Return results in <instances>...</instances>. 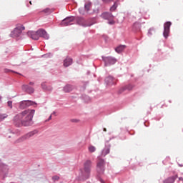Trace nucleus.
I'll use <instances>...</instances> for the list:
<instances>
[{"label": "nucleus", "instance_id": "1", "mask_svg": "<svg viewBox=\"0 0 183 183\" xmlns=\"http://www.w3.org/2000/svg\"><path fill=\"white\" fill-rule=\"evenodd\" d=\"M35 115L34 109L24 110L20 114L16 115L14 118V122L16 127H31L34 124V116Z\"/></svg>", "mask_w": 183, "mask_h": 183}, {"label": "nucleus", "instance_id": "2", "mask_svg": "<svg viewBox=\"0 0 183 183\" xmlns=\"http://www.w3.org/2000/svg\"><path fill=\"white\" fill-rule=\"evenodd\" d=\"M28 36L34 41H38L39 38H44V39H49V36L44 29H39L37 31H29L27 32Z\"/></svg>", "mask_w": 183, "mask_h": 183}, {"label": "nucleus", "instance_id": "3", "mask_svg": "<svg viewBox=\"0 0 183 183\" xmlns=\"http://www.w3.org/2000/svg\"><path fill=\"white\" fill-rule=\"evenodd\" d=\"M24 29H25V27L22 26V25H18L11 32L10 36H11V38H18L19 36H21V34H22V31H24Z\"/></svg>", "mask_w": 183, "mask_h": 183}, {"label": "nucleus", "instance_id": "4", "mask_svg": "<svg viewBox=\"0 0 183 183\" xmlns=\"http://www.w3.org/2000/svg\"><path fill=\"white\" fill-rule=\"evenodd\" d=\"M37 131L34 130L33 132H30L27 133L26 134L22 136L21 137L19 138L17 140H16L15 144H19V142H24V141H26V139H29L31 137H34L35 134H37Z\"/></svg>", "mask_w": 183, "mask_h": 183}, {"label": "nucleus", "instance_id": "5", "mask_svg": "<svg viewBox=\"0 0 183 183\" xmlns=\"http://www.w3.org/2000/svg\"><path fill=\"white\" fill-rule=\"evenodd\" d=\"M97 171L99 174H104L105 171V160L99 158L97 164Z\"/></svg>", "mask_w": 183, "mask_h": 183}, {"label": "nucleus", "instance_id": "6", "mask_svg": "<svg viewBox=\"0 0 183 183\" xmlns=\"http://www.w3.org/2000/svg\"><path fill=\"white\" fill-rule=\"evenodd\" d=\"M101 18L109 21V25H114V24H115V21H114V15H112V13L104 12L101 14Z\"/></svg>", "mask_w": 183, "mask_h": 183}, {"label": "nucleus", "instance_id": "7", "mask_svg": "<svg viewBox=\"0 0 183 183\" xmlns=\"http://www.w3.org/2000/svg\"><path fill=\"white\" fill-rule=\"evenodd\" d=\"M92 164V162L91 160H86L84 164V171L85 175H86L87 178L89 177V172H91V165Z\"/></svg>", "mask_w": 183, "mask_h": 183}, {"label": "nucleus", "instance_id": "8", "mask_svg": "<svg viewBox=\"0 0 183 183\" xmlns=\"http://www.w3.org/2000/svg\"><path fill=\"white\" fill-rule=\"evenodd\" d=\"M172 23L170 21H167L164 25V33L163 35L164 38H167L168 35H169V28H171Z\"/></svg>", "mask_w": 183, "mask_h": 183}, {"label": "nucleus", "instance_id": "9", "mask_svg": "<svg viewBox=\"0 0 183 183\" xmlns=\"http://www.w3.org/2000/svg\"><path fill=\"white\" fill-rule=\"evenodd\" d=\"M75 19L74 16L66 17L61 21V25L63 26H68V25H72V22Z\"/></svg>", "mask_w": 183, "mask_h": 183}, {"label": "nucleus", "instance_id": "10", "mask_svg": "<svg viewBox=\"0 0 183 183\" xmlns=\"http://www.w3.org/2000/svg\"><path fill=\"white\" fill-rule=\"evenodd\" d=\"M104 62H105V66L107 65H114L115 62H117V59L112 58V57H104L103 58Z\"/></svg>", "mask_w": 183, "mask_h": 183}, {"label": "nucleus", "instance_id": "11", "mask_svg": "<svg viewBox=\"0 0 183 183\" xmlns=\"http://www.w3.org/2000/svg\"><path fill=\"white\" fill-rule=\"evenodd\" d=\"M23 91H26L28 94H34L35 92V89L32 87H29V86L24 84L22 86Z\"/></svg>", "mask_w": 183, "mask_h": 183}, {"label": "nucleus", "instance_id": "12", "mask_svg": "<svg viewBox=\"0 0 183 183\" xmlns=\"http://www.w3.org/2000/svg\"><path fill=\"white\" fill-rule=\"evenodd\" d=\"M177 178H178V175L176 176H172L171 177H169L167 179H166L165 180H164V183H174L175 182V179H177Z\"/></svg>", "mask_w": 183, "mask_h": 183}, {"label": "nucleus", "instance_id": "13", "mask_svg": "<svg viewBox=\"0 0 183 183\" xmlns=\"http://www.w3.org/2000/svg\"><path fill=\"white\" fill-rule=\"evenodd\" d=\"M72 65V59L67 57L64 60V66L66 68Z\"/></svg>", "mask_w": 183, "mask_h": 183}, {"label": "nucleus", "instance_id": "14", "mask_svg": "<svg viewBox=\"0 0 183 183\" xmlns=\"http://www.w3.org/2000/svg\"><path fill=\"white\" fill-rule=\"evenodd\" d=\"M105 81L108 85H114V84H115V79H114V77L112 76L106 78Z\"/></svg>", "mask_w": 183, "mask_h": 183}, {"label": "nucleus", "instance_id": "15", "mask_svg": "<svg viewBox=\"0 0 183 183\" xmlns=\"http://www.w3.org/2000/svg\"><path fill=\"white\" fill-rule=\"evenodd\" d=\"M85 22H86V21H85V19H84V18H78L77 19V24L79 25H81L82 26H88V25Z\"/></svg>", "mask_w": 183, "mask_h": 183}, {"label": "nucleus", "instance_id": "16", "mask_svg": "<svg viewBox=\"0 0 183 183\" xmlns=\"http://www.w3.org/2000/svg\"><path fill=\"white\" fill-rule=\"evenodd\" d=\"M125 48H127V46L120 45L115 49V51L116 52H117V54H121V52H122V51H124Z\"/></svg>", "mask_w": 183, "mask_h": 183}, {"label": "nucleus", "instance_id": "17", "mask_svg": "<svg viewBox=\"0 0 183 183\" xmlns=\"http://www.w3.org/2000/svg\"><path fill=\"white\" fill-rule=\"evenodd\" d=\"M109 154V147L107 146L102 152V157H106Z\"/></svg>", "mask_w": 183, "mask_h": 183}, {"label": "nucleus", "instance_id": "18", "mask_svg": "<svg viewBox=\"0 0 183 183\" xmlns=\"http://www.w3.org/2000/svg\"><path fill=\"white\" fill-rule=\"evenodd\" d=\"M72 89H74V87L69 84L65 86L64 88V92H71V91H72Z\"/></svg>", "mask_w": 183, "mask_h": 183}, {"label": "nucleus", "instance_id": "19", "mask_svg": "<svg viewBox=\"0 0 183 183\" xmlns=\"http://www.w3.org/2000/svg\"><path fill=\"white\" fill-rule=\"evenodd\" d=\"M26 101H23L20 103V106H19V108L21 109H25V108H27V106H26Z\"/></svg>", "mask_w": 183, "mask_h": 183}, {"label": "nucleus", "instance_id": "20", "mask_svg": "<svg viewBox=\"0 0 183 183\" xmlns=\"http://www.w3.org/2000/svg\"><path fill=\"white\" fill-rule=\"evenodd\" d=\"M26 105L28 107H31V105H36V103L32 101L27 100L26 101Z\"/></svg>", "mask_w": 183, "mask_h": 183}, {"label": "nucleus", "instance_id": "21", "mask_svg": "<svg viewBox=\"0 0 183 183\" xmlns=\"http://www.w3.org/2000/svg\"><path fill=\"white\" fill-rule=\"evenodd\" d=\"M5 118H8V114H0V122H1V121H4V119H5Z\"/></svg>", "mask_w": 183, "mask_h": 183}, {"label": "nucleus", "instance_id": "22", "mask_svg": "<svg viewBox=\"0 0 183 183\" xmlns=\"http://www.w3.org/2000/svg\"><path fill=\"white\" fill-rule=\"evenodd\" d=\"M91 2H89V3H86L85 5H84V8L86 9V11H89V9H91Z\"/></svg>", "mask_w": 183, "mask_h": 183}, {"label": "nucleus", "instance_id": "23", "mask_svg": "<svg viewBox=\"0 0 183 183\" xmlns=\"http://www.w3.org/2000/svg\"><path fill=\"white\" fill-rule=\"evenodd\" d=\"M43 89H46V91H52V87L51 86H45V84H41Z\"/></svg>", "mask_w": 183, "mask_h": 183}, {"label": "nucleus", "instance_id": "24", "mask_svg": "<svg viewBox=\"0 0 183 183\" xmlns=\"http://www.w3.org/2000/svg\"><path fill=\"white\" fill-rule=\"evenodd\" d=\"M89 152H95V151H97V148H95V147L94 146H89Z\"/></svg>", "mask_w": 183, "mask_h": 183}, {"label": "nucleus", "instance_id": "25", "mask_svg": "<svg viewBox=\"0 0 183 183\" xmlns=\"http://www.w3.org/2000/svg\"><path fill=\"white\" fill-rule=\"evenodd\" d=\"M124 87L126 88V90L127 89V91H132L134 86H132V84H129L127 86H125Z\"/></svg>", "mask_w": 183, "mask_h": 183}, {"label": "nucleus", "instance_id": "26", "mask_svg": "<svg viewBox=\"0 0 183 183\" xmlns=\"http://www.w3.org/2000/svg\"><path fill=\"white\" fill-rule=\"evenodd\" d=\"M80 120L79 119H70V122H73L74 124H78V122H79Z\"/></svg>", "mask_w": 183, "mask_h": 183}, {"label": "nucleus", "instance_id": "27", "mask_svg": "<svg viewBox=\"0 0 183 183\" xmlns=\"http://www.w3.org/2000/svg\"><path fill=\"white\" fill-rule=\"evenodd\" d=\"M125 91H127V89L125 88V86L122 87V88L119 90L118 94H122L123 92H125Z\"/></svg>", "mask_w": 183, "mask_h": 183}, {"label": "nucleus", "instance_id": "28", "mask_svg": "<svg viewBox=\"0 0 183 183\" xmlns=\"http://www.w3.org/2000/svg\"><path fill=\"white\" fill-rule=\"evenodd\" d=\"M118 6V5H117V3H114V5L110 8V11H115V9H117V7Z\"/></svg>", "mask_w": 183, "mask_h": 183}, {"label": "nucleus", "instance_id": "29", "mask_svg": "<svg viewBox=\"0 0 183 183\" xmlns=\"http://www.w3.org/2000/svg\"><path fill=\"white\" fill-rule=\"evenodd\" d=\"M79 11L81 15H85V10H84V9H79Z\"/></svg>", "mask_w": 183, "mask_h": 183}, {"label": "nucleus", "instance_id": "30", "mask_svg": "<svg viewBox=\"0 0 183 183\" xmlns=\"http://www.w3.org/2000/svg\"><path fill=\"white\" fill-rule=\"evenodd\" d=\"M53 179H54V181H58V179H59V177L54 176V177H53Z\"/></svg>", "mask_w": 183, "mask_h": 183}, {"label": "nucleus", "instance_id": "31", "mask_svg": "<svg viewBox=\"0 0 183 183\" xmlns=\"http://www.w3.org/2000/svg\"><path fill=\"white\" fill-rule=\"evenodd\" d=\"M8 107H9L10 108H12V102L11 101L8 102Z\"/></svg>", "mask_w": 183, "mask_h": 183}, {"label": "nucleus", "instance_id": "32", "mask_svg": "<svg viewBox=\"0 0 183 183\" xmlns=\"http://www.w3.org/2000/svg\"><path fill=\"white\" fill-rule=\"evenodd\" d=\"M152 32H154V29H150L149 30V35H152Z\"/></svg>", "mask_w": 183, "mask_h": 183}, {"label": "nucleus", "instance_id": "33", "mask_svg": "<svg viewBox=\"0 0 183 183\" xmlns=\"http://www.w3.org/2000/svg\"><path fill=\"white\" fill-rule=\"evenodd\" d=\"M44 12H46V14H48V12H51V10L49 9H46L44 10Z\"/></svg>", "mask_w": 183, "mask_h": 183}, {"label": "nucleus", "instance_id": "34", "mask_svg": "<svg viewBox=\"0 0 183 183\" xmlns=\"http://www.w3.org/2000/svg\"><path fill=\"white\" fill-rule=\"evenodd\" d=\"M103 1V2H110L111 1V0H102Z\"/></svg>", "mask_w": 183, "mask_h": 183}, {"label": "nucleus", "instance_id": "35", "mask_svg": "<svg viewBox=\"0 0 183 183\" xmlns=\"http://www.w3.org/2000/svg\"><path fill=\"white\" fill-rule=\"evenodd\" d=\"M51 119H52V116L51 115V116H49V119H48V120L47 121H51Z\"/></svg>", "mask_w": 183, "mask_h": 183}, {"label": "nucleus", "instance_id": "36", "mask_svg": "<svg viewBox=\"0 0 183 183\" xmlns=\"http://www.w3.org/2000/svg\"><path fill=\"white\" fill-rule=\"evenodd\" d=\"M29 85H34V83L32 82V81H30V82H29Z\"/></svg>", "mask_w": 183, "mask_h": 183}, {"label": "nucleus", "instance_id": "37", "mask_svg": "<svg viewBox=\"0 0 183 183\" xmlns=\"http://www.w3.org/2000/svg\"><path fill=\"white\" fill-rule=\"evenodd\" d=\"M179 181H183V178L182 177H179Z\"/></svg>", "mask_w": 183, "mask_h": 183}, {"label": "nucleus", "instance_id": "38", "mask_svg": "<svg viewBox=\"0 0 183 183\" xmlns=\"http://www.w3.org/2000/svg\"><path fill=\"white\" fill-rule=\"evenodd\" d=\"M104 132H107V129L104 128Z\"/></svg>", "mask_w": 183, "mask_h": 183}, {"label": "nucleus", "instance_id": "39", "mask_svg": "<svg viewBox=\"0 0 183 183\" xmlns=\"http://www.w3.org/2000/svg\"><path fill=\"white\" fill-rule=\"evenodd\" d=\"M29 4H30V5H32V1H30Z\"/></svg>", "mask_w": 183, "mask_h": 183}, {"label": "nucleus", "instance_id": "40", "mask_svg": "<svg viewBox=\"0 0 183 183\" xmlns=\"http://www.w3.org/2000/svg\"><path fill=\"white\" fill-rule=\"evenodd\" d=\"M102 183H105V182H104V181H102Z\"/></svg>", "mask_w": 183, "mask_h": 183}, {"label": "nucleus", "instance_id": "41", "mask_svg": "<svg viewBox=\"0 0 183 183\" xmlns=\"http://www.w3.org/2000/svg\"><path fill=\"white\" fill-rule=\"evenodd\" d=\"M169 102H170V103H171V101H169Z\"/></svg>", "mask_w": 183, "mask_h": 183}]
</instances>
